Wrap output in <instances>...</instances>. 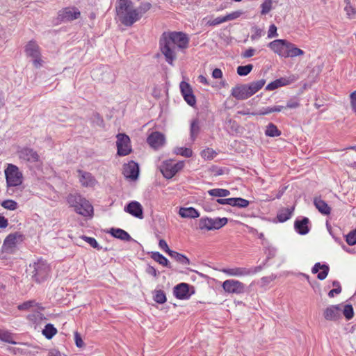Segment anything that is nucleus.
Masks as SVG:
<instances>
[{
	"label": "nucleus",
	"mask_w": 356,
	"mask_h": 356,
	"mask_svg": "<svg viewBox=\"0 0 356 356\" xmlns=\"http://www.w3.org/2000/svg\"><path fill=\"white\" fill-rule=\"evenodd\" d=\"M309 220L307 217H304L301 220L297 219L294 222V228L299 234L305 235L309 232Z\"/></svg>",
	"instance_id": "b1692460"
},
{
	"label": "nucleus",
	"mask_w": 356,
	"mask_h": 356,
	"mask_svg": "<svg viewBox=\"0 0 356 356\" xmlns=\"http://www.w3.org/2000/svg\"><path fill=\"white\" fill-rule=\"evenodd\" d=\"M261 15H266L268 13L272 8V0H265L264 2L261 5Z\"/></svg>",
	"instance_id": "4d7b16f0"
},
{
	"label": "nucleus",
	"mask_w": 356,
	"mask_h": 356,
	"mask_svg": "<svg viewBox=\"0 0 356 356\" xmlns=\"http://www.w3.org/2000/svg\"><path fill=\"white\" fill-rule=\"evenodd\" d=\"M166 33L169 38L173 39L172 44L179 51H183L188 48L189 38L186 33L180 31H168Z\"/></svg>",
	"instance_id": "6e6552de"
},
{
	"label": "nucleus",
	"mask_w": 356,
	"mask_h": 356,
	"mask_svg": "<svg viewBox=\"0 0 356 356\" xmlns=\"http://www.w3.org/2000/svg\"><path fill=\"white\" fill-rule=\"evenodd\" d=\"M57 333L56 328L54 326V325L51 323H48L44 326V328L42 330V334L47 339H51L53 338L54 335Z\"/></svg>",
	"instance_id": "e433bc0d"
},
{
	"label": "nucleus",
	"mask_w": 356,
	"mask_h": 356,
	"mask_svg": "<svg viewBox=\"0 0 356 356\" xmlns=\"http://www.w3.org/2000/svg\"><path fill=\"white\" fill-rule=\"evenodd\" d=\"M253 69V65L252 64H248V65H240L237 67V74L239 75V76H246L248 75L249 73H250V72Z\"/></svg>",
	"instance_id": "09e8293b"
},
{
	"label": "nucleus",
	"mask_w": 356,
	"mask_h": 356,
	"mask_svg": "<svg viewBox=\"0 0 356 356\" xmlns=\"http://www.w3.org/2000/svg\"><path fill=\"white\" fill-rule=\"evenodd\" d=\"M211 218H201L198 222V229L203 231L212 230Z\"/></svg>",
	"instance_id": "473e14b6"
},
{
	"label": "nucleus",
	"mask_w": 356,
	"mask_h": 356,
	"mask_svg": "<svg viewBox=\"0 0 356 356\" xmlns=\"http://www.w3.org/2000/svg\"><path fill=\"white\" fill-rule=\"evenodd\" d=\"M341 312L347 320H350L353 317L354 311L351 305H346L343 307V309H341Z\"/></svg>",
	"instance_id": "5fc2aeb1"
},
{
	"label": "nucleus",
	"mask_w": 356,
	"mask_h": 356,
	"mask_svg": "<svg viewBox=\"0 0 356 356\" xmlns=\"http://www.w3.org/2000/svg\"><path fill=\"white\" fill-rule=\"evenodd\" d=\"M173 293L175 296L179 300H188L191 297L189 293V284L180 283L174 287Z\"/></svg>",
	"instance_id": "aec40b11"
},
{
	"label": "nucleus",
	"mask_w": 356,
	"mask_h": 356,
	"mask_svg": "<svg viewBox=\"0 0 356 356\" xmlns=\"http://www.w3.org/2000/svg\"><path fill=\"white\" fill-rule=\"evenodd\" d=\"M77 172L79 175V181L83 186L92 187L96 184L97 181L91 173L81 170H78Z\"/></svg>",
	"instance_id": "4be33fe9"
},
{
	"label": "nucleus",
	"mask_w": 356,
	"mask_h": 356,
	"mask_svg": "<svg viewBox=\"0 0 356 356\" xmlns=\"http://www.w3.org/2000/svg\"><path fill=\"white\" fill-rule=\"evenodd\" d=\"M115 11L119 21L125 26H131L140 20L139 15L131 0H117Z\"/></svg>",
	"instance_id": "f257e3e1"
},
{
	"label": "nucleus",
	"mask_w": 356,
	"mask_h": 356,
	"mask_svg": "<svg viewBox=\"0 0 356 356\" xmlns=\"http://www.w3.org/2000/svg\"><path fill=\"white\" fill-rule=\"evenodd\" d=\"M248 200L241 197H234L232 207H237L238 208H245L249 205Z\"/></svg>",
	"instance_id": "864d4df0"
},
{
	"label": "nucleus",
	"mask_w": 356,
	"mask_h": 356,
	"mask_svg": "<svg viewBox=\"0 0 356 356\" xmlns=\"http://www.w3.org/2000/svg\"><path fill=\"white\" fill-rule=\"evenodd\" d=\"M294 207L282 208L277 214V218L280 222H284L288 220L292 216Z\"/></svg>",
	"instance_id": "cd10ccee"
},
{
	"label": "nucleus",
	"mask_w": 356,
	"mask_h": 356,
	"mask_svg": "<svg viewBox=\"0 0 356 356\" xmlns=\"http://www.w3.org/2000/svg\"><path fill=\"white\" fill-rule=\"evenodd\" d=\"M43 318V314L40 312H35L32 314H29L28 316L29 320L31 321H33L34 323H38L40 320H42Z\"/></svg>",
	"instance_id": "680f3d73"
},
{
	"label": "nucleus",
	"mask_w": 356,
	"mask_h": 356,
	"mask_svg": "<svg viewBox=\"0 0 356 356\" xmlns=\"http://www.w3.org/2000/svg\"><path fill=\"white\" fill-rule=\"evenodd\" d=\"M25 51L27 56L33 58V63L35 67H40L42 65L40 49L35 41L29 42L25 47Z\"/></svg>",
	"instance_id": "1a4fd4ad"
},
{
	"label": "nucleus",
	"mask_w": 356,
	"mask_h": 356,
	"mask_svg": "<svg viewBox=\"0 0 356 356\" xmlns=\"http://www.w3.org/2000/svg\"><path fill=\"white\" fill-rule=\"evenodd\" d=\"M252 30L253 32V33L251 35L252 40H258L263 35V30L258 27H253Z\"/></svg>",
	"instance_id": "052dcab7"
},
{
	"label": "nucleus",
	"mask_w": 356,
	"mask_h": 356,
	"mask_svg": "<svg viewBox=\"0 0 356 356\" xmlns=\"http://www.w3.org/2000/svg\"><path fill=\"white\" fill-rule=\"evenodd\" d=\"M289 41L284 39H277L270 42L268 46V47L279 56L286 58L287 50L289 47Z\"/></svg>",
	"instance_id": "ddd939ff"
},
{
	"label": "nucleus",
	"mask_w": 356,
	"mask_h": 356,
	"mask_svg": "<svg viewBox=\"0 0 356 356\" xmlns=\"http://www.w3.org/2000/svg\"><path fill=\"white\" fill-rule=\"evenodd\" d=\"M169 255L182 265H188L190 264V260L187 257L176 251L172 250Z\"/></svg>",
	"instance_id": "f704fd0d"
},
{
	"label": "nucleus",
	"mask_w": 356,
	"mask_h": 356,
	"mask_svg": "<svg viewBox=\"0 0 356 356\" xmlns=\"http://www.w3.org/2000/svg\"><path fill=\"white\" fill-rule=\"evenodd\" d=\"M174 152L177 155H181L187 158H189L193 155V151L191 149L187 147H176L174 149Z\"/></svg>",
	"instance_id": "8fccbe9b"
},
{
	"label": "nucleus",
	"mask_w": 356,
	"mask_h": 356,
	"mask_svg": "<svg viewBox=\"0 0 356 356\" xmlns=\"http://www.w3.org/2000/svg\"><path fill=\"white\" fill-rule=\"evenodd\" d=\"M215 154H216V152L210 148L204 149L202 152V156L208 159H213Z\"/></svg>",
	"instance_id": "0e129e2a"
},
{
	"label": "nucleus",
	"mask_w": 356,
	"mask_h": 356,
	"mask_svg": "<svg viewBox=\"0 0 356 356\" xmlns=\"http://www.w3.org/2000/svg\"><path fill=\"white\" fill-rule=\"evenodd\" d=\"M284 108L283 106H268L266 108H263L260 110L259 114V115H267L273 112H280Z\"/></svg>",
	"instance_id": "49530a36"
},
{
	"label": "nucleus",
	"mask_w": 356,
	"mask_h": 356,
	"mask_svg": "<svg viewBox=\"0 0 356 356\" xmlns=\"http://www.w3.org/2000/svg\"><path fill=\"white\" fill-rule=\"evenodd\" d=\"M314 204L318 211L323 215H329L331 212V208L320 197H315L314 199Z\"/></svg>",
	"instance_id": "bb28decb"
},
{
	"label": "nucleus",
	"mask_w": 356,
	"mask_h": 356,
	"mask_svg": "<svg viewBox=\"0 0 356 356\" xmlns=\"http://www.w3.org/2000/svg\"><path fill=\"white\" fill-rule=\"evenodd\" d=\"M81 13L76 7H67L58 13V19L63 22H70L79 18Z\"/></svg>",
	"instance_id": "4468645a"
},
{
	"label": "nucleus",
	"mask_w": 356,
	"mask_h": 356,
	"mask_svg": "<svg viewBox=\"0 0 356 356\" xmlns=\"http://www.w3.org/2000/svg\"><path fill=\"white\" fill-rule=\"evenodd\" d=\"M224 22H225L224 16H220L213 20L208 21L207 24L209 26H216Z\"/></svg>",
	"instance_id": "e2e57ef3"
},
{
	"label": "nucleus",
	"mask_w": 356,
	"mask_h": 356,
	"mask_svg": "<svg viewBox=\"0 0 356 356\" xmlns=\"http://www.w3.org/2000/svg\"><path fill=\"white\" fill-rule=\"evenodd\" d=\"M266 83V80L262 79L256 81L251 82L248 84H246L248 86V89L250 94V96L254 95L257 92H258L260 89H261Z\"/></svg>",
	"instance_id": "c756f323"
},
{
	"label": "nucleus",
	"mask_w": 356,
	"mask_h": 356,
	"mask_svg": "<svg viewBox=\"0 0 356 356\" xmlns=\"http://www.w3.org/2000/svg\"><path fill=\"white\" fill-rule=\"evenodd\" d=\"M32 279L37 283L46 280L50 273V266L45 260L38 259L33 264Z\"/></svg>",
	"instance_id": "20e7f679"
},
{
	"label": "nucleus",
	"mask_w": 356,
	"mask_h": 356,
	"mask_svg": "<svg viewBox=\"0 0 356 356\" xmlns=\"http://www.w3.org/2000/svg\"><path fill=\"white\" fill-rule=\"evenodd\" d=\"M109 233L113 237L124 241H130L132 238L128 232L120 228H111Z\"/></svg>",
	"instance_id": "a878e982"
},
{
	"label": "nucleus",
	"mask_w": 356,
	"mask_h": 356,
	"mask_svg": "<svg viewBox=\"0 0 356 356\" xmlns=\"http://www.w3.org/2000/svg\"><path fill=\"white\" fill-rule=\"evenodd\" d=\"M179 214L182 218H196L200 216V213L193 207L181 208Z\"/></svg>",
	"instance_id": "c85d7f7f"
},
{
	"label": "nucleus",
	"mask_w": 356,
	"mask_h": 356,
	"mask_svg": "<svg viewBox=\"0 0 356 356\" xmlns=\"http://www.w3.org/2000/svg\"><path fill=\"white\" fill-rule=\"evenodd\" d=\"M74 341L76 347L78 348H83L85 346V343L83 342L81 334L78 332H75L74 333Z\"/></svg>",
	"instance_id": "bf43d9fd"
},
{
	"label": "nucleus",
	"mask_w": 356,
	"mask_h": 356,
	"mask_svg": "<svg viewBox=\"0 0 356 356\" xmlns=\"http://www.w3.org/2000/svg\"><path fill=\"white\" fill-rule=\"evenodd\" d=\"M264 253L266 254V261L262 265L263 267L265 266L266 263L276 256L277 254V248L274 246L271 245L270 243L266 244L264 246Z\"/></svg>",
	"instance_id": "2f4dec72"
},
{
	"label": "nucleus",
	"mask_w": 356,
	"mask_h": 356,
	"mask_svg": "<svg viewBox=\"0 0 356 356\" xmlns=\"http://www.w3.org/2000/svg\"><path fill=\"white\" fill-rule=\"evenodd\" d=\"M208 193L213 197H227L230 195V192L227 189L213 188L208 191Z\"/></svg>",
	"instance_id": "a19ab883"
},
{
	"label": "nucleus",
	"mask_w": 356,
	"mask_h": 356,
	"mask_svg": "<svg viewBox=\"0 0 356 356\" xmlns=\"http://www.w3.org/2000/svg\"><path fill=\"white\" fill-rule=\"evenodd\" d=\"M124 211L136 218L139 219L143 218V209L138 202L132 201L129 202L124 207Z\"/></svg>",
	"instance_id": "a211bd4d"
},
{
	"label": "nucleus",
	"mask_w": 356,
	"mask_h": 356,
	"mask_svg": "<svg viewBox=\"0 0 356 356\" xmlns=\"http://www.w3.org/2000/svg\"><path fill=\"white\" fill-rule=\"evenodd\" d=\"M223 290L228 293L242 294L245 292V285L237 280H227L222 282Z\"/></svg>",
	"instance_id": "9d476101"
},
{
	"label": "nucleus",
	"mask_w": 356,
	"mask_h": 356,
	"mask_svg": "<svg viewBox=\"0 0 356 356\" xmlns=\"http://www.w3.org/2000/svg\"><path fill=\"white\" fill-rule=\"evenodd\" d=\"M33 307H37L38 309H43V307L40 305V304L38 303L34 300L25 301L17 306V309L20 311H28Z\"/></svg>",
	"instance_id": "7c9ffc66"
},
{
	"label": "nucleus",
	"mask_w": 356,
	"mask_h": 356,
	"mask_svg": "<svg viewBox=\"0 0 356 356\" xmlns=\"http://www.w3.org/2000/svg\"><path fill=\"white\" fill-rule=\"evenodd\" d=\"M228 222V219L225 217L223 218H211L212 230L219 229L224 227Z\"/></svg>",
	"instance_id": "58836bf2"
},
{
	"label": "nucleus",
	"mask_w": 356,
	"mask_h": 356,
	"mask_svg": "<svg viewBox=\"0 0 356 356\" xmlns=\"http://www.w3.org/2000/svg\"><path fill=\"white\" fill-rule=\"evenodd\" d=\"M232 95L238 100H244L249 98L250 94L246 84L236 86L232 89Z\"/></svg>",
	"instance_id": "412c9836"
},
{
	"label": "nucleus",
	"mask_w": 356,
	"mask_h": 356,
	"mask_svg": "<svg viewBox=\"0 0 356 356\" xmlns=\"http://www.w3.org/2000/svg\"><path fill=\"white\" fill-rule=\"evenodd\" d=\"M154 300L159 304H163L166 302V296L163 290H155L154 292Z\"/></svg>",
	"instance_id": "37998d69"
},
{
	"label": "nucleus",
	"mask_w": 356,
	"mask_h": 356,
	"mask_svg": "<svg viewBox=\"0 0 356 356\" xmlns=\"http://www.w3.org/2000/svg\"><path fill=\"white\" fill-rule=\"evenodd\" d=\"M344 1L346 4L344 8L346 15L348 18L354 19L356 16V9L351 5L350 0H344Z\"/></svg>",
	"instance_id": "c03bdc74"
},
{
	"label": "nucleus",
	"mask_w": 356,
	"mask_h": 356,
	"mask_svg": "<svg viewBox=\"0 0 356 356\" xmlns=\"http://www.w3.org/2000/svg\"><path fill=\"white\" fill-rule=\"evenodd\" d=\"M304 53L305 52L302 49L296 47L294 44L290 42H289V47L287 50V54L289 55H286V58L302 56Z\"/></svg>",
	"instance_id": "c9c22d12"
},
{
	"label": "nucleus",
	"mask_w": 356,
	"mask_h": 356,
	"mask_svg": "<svg viewBox=\"0 0 356 356\" xmlns=\"http://www.w3.org/2000/svg\"><path fill=\"white\" fill-rule=\"evenodd\" d=\"M346 241L349 245L356 244V229L352 230L346 236Z\"/></svg>",
	"instance_id": "6e6d98bb"
},
{
	"label": "nucleus",
	"mask_w": 356,
	"mask_h": 356,
	"mask_svg": "<svg viewBox=\"0 0 356 356\" xmlns=\"http://www.w3.org/2000/svg\"><path fill=\"white\" fill-rule=\"evenodd\" d=\"M146 273L149 275H152L154 277H157L159 274V273L157 271V270L152 266H148L147 267Z\"/></svg>",
	"instance_id": "774afa93"
},
{
	"label": "nucleus",
	"mask_w": 356,
	"mask_h": 356,
	"mask_svg": "<svg viewBox=\"0 0 356 356\" xmlns=\"http://www.w3.org/2000/svg\"><path fill=\"white\" fill-rule=\"evenodd\" d=\"M152 258L163 266H165L168 268H171L169 261L166 257H165L163 254L159 253V252H152Z\"/></svg>",
	"instance_id": "72a5a7b5"
},
{
	"label": "nucleus",
	"mask_w": 356,
	"mask_h": 356,
	"mask_svg": "<svg viewBox=\"0 0 356 356\" xmlns=\"http://www.w3.org/2000/svg\"><path fill=\"white\" fill-rule=\"evenodd\" d=\"M184 166V161L175 163L172 160L164 161L161 166V171L166 179L172 178Z\"/></svg>",
	"instance_id": "0eeeda50"
},
{
	"label": "nucleus",
	"mask_w": 356,
	"mask_h": 356,
	"mask_svg": "<svg viewBox=\"0 0 356 356\" xmlns=\"http://www.w3.org/2000/svg\"><path fill=\"white\" fill-rule=\"evenodd\" d=\"M17 155L21 161L34 163L40 161V156L37 151L33 148L24 147L17 151Z\"/></svg>",
	"instance_id": "9b49d317"
},
{
	"label": "nucleus",
	"mask_w": 356,
	"mask_h": 356,
	"mask_svg": "<svg viewBox=\"0 0 356 356\" xmlns=\"http://www.w3.org/2000/svg\"><path fill=\"white\" fill-rule=\"evenodd\" d=\"M159 248L163 250V251H165L166 253H168V254H170V252H172V250H171L166 241L164 240V239H160L159 240Z\"/></svg>",
	"instance_id": "69168bd1"
},
{
	"label": "nucleus",
	"mask_w": 356,
	"mask_h": 356,
	"mask_svg": "<svg viewBox=\"0 0 356 356\" xmlns=\"http://www.w3.org/2000/svg\"><path fill=\"white\" fill-rule=\"evenodd\" d=\"M116 145L118 148V154L119 156H127L131 152L130 145V138L125 134H118L117 135Z\"/></svg>",
	"instance_id": "f8f14e48"
},
{
	"label": "nucleus",
	"mask_w": 356,
	"mask_h": 356,
	"mask_svg": "<svg viewBox=\"0 0 356 356\" xmlns=\"http://www.w3.org/2000/svg\"><path fill=\"white\" fill-rule=\"evenodd\" d=\"M293 81V79L290 78L282 77L268 83L266 86V90L269 91L274 90L280 87L291 84Z\"/></svg>",
	"instance_id": "393cba45"
},
{
	"label": "nucleus",
	"mask_w": 356,
	"mask_h": 356,
	"mask_svg": "<svg viewBox=\"0 0 356 356\" xmlns=\"http://www.w3.org/2000/svg\"><path fill=\"white\" fill-rule=\"evenodd\" d=\"M263 269V266L259 265L252 268L245 267H232V268H223L221 272L228 276L232 277H245L253 275L260 272Z\"/></svg>",
	"instance_id": "39448f33"
},
{
	"label": "nucleus",
	"mask_w": 356,
	"mask_h": 356,
	"mask_svg": "<svg viewBox=\"0 0 356 356\" xmlns=\"http://www.w3.org/2000/svg\"><path fill=\"white\" fill-rule=\"evenodd\" d=\"M6 184L8 186H18L22 184L23 176L19 168L14 164H8L5 171Z\"/></svg>",
	"instance_id": "423d86ee"
},
{
	"label": "nucleus",
	"mask_w": 356,
	"mask_h": 356,
	"mask_svg": "<svg viewBox=\"0 0 356 356\" xmlns=\"http://www.w3.org/2000/svg\"><path fill=\"white\" fill-rule=\"evenodd\" d=\"M172 40L169 38L166 32L162 33L159 40V49L164 56L165 61L170 65H173L174 61L177 59V54L179 50L172 44Z\"/></svg>",
	"instance_id": "7ed1b4c3"
},
{
	"label": "nucleus",
	"mask_w": 356,
	"mask_h": 356,
	"mask_svg": "<svg viewBox=\"0 0 356 356\" xmlns=\"http://www.w3.org/2000/svg\"><path fill=\"white\" fill-rule=\"evenodd\" d=\"M21 236L18 233L10 234L4 240V244L10 247L15 245L17 238Z\"/></svg>",
	"instance_id": "de8ad7c7"
},
{
	"label": "nucleus",
	"mask_w": 356,
	"mask_h": 356,
	"mask_svg": "<svg viewBox=\"0 0 356 356\" xmlns=\"http://www.w3.org/2000/svg\"><path fill=\"white\" fill-rule=\"evenodd\" d=\"M278 35L277 32V27L275 24H271L269 26V29L268 31V38H271L274 37H277Z\"/></svg>",
	"instance_id": "338daca9"
},
{
	"label": "nucleus",
	"mask_w": 356,
	"mask_h": 356,
	"mask_svg": "<svg viewBox=\"0 0 356 356\" xmlns=\"http://www.w3.org/2000/svg\"><path fill=\"white\" fill-rule=\"evenodd\" d=\"M265 134L269 137H277L281 135V131L273 123H269L265 130Z\"/></svg>",
	"instance_id": "4c0bfd02"
},
{
	"label": "nucleus",
	"mask_w": 356,
	"mask_h": 356,
	"mask_svg": "<svg viewBox=\"0 0 356 356\" xmlns=\"http://www.w3.org/2000/svg\"><path fill=\"white\" fill-rule=\"evenodd\" d=\"M330 271V268L327 264H321L317 262L312 268L313 274L318 273L317 277L320 280H323L326 278Z\"/></svg>",
	"instance_id": "5701e85b"
},
{
	"label": "nucleus",
	"mask_w": 356,
	"mask_h": 356,
	"mask_svg": "<svg viewBox=\"0 0 356 356\" xmlns=\"http://www.w3.org/2000/svg\"><path fill=\"white\" fill-rule=\"evenodd\" d=\"M1 206L8 210L14 211L17 208V203L13 200H6L1 202Z\"/></svg>",
	"instance_id": "603ef678"
},
{
	"label": "nucleus",
	"mask_w": 356,
	"mask_h": 356,
	"mask_svg": "<svg viewBox=\"0 0 356 356\" xmlns=\"http://www.w3.org/2000/svg\"><path fill=\"white\" fill-rule=\"evenodd\" d=\"M147 142L154 149H159L165 143V136L159 131L152 132L147 138Z\"/></svg>",
	"instance_id": "f3484780"
},
{
	"label": "nucleus",
	"mask_w": 356,
	"mask_h": 356,
	"mask_svg": "<svg viewBox=\"0 0 356 356\" xmlns=\"http://www.w3.org/2000/svg\"><path fill=\"white\" fill-rule=\"evenodd\" d=\"M151 7L152 5L150 3L142 2L138 8H135L139 15L140 19L142 18L143 15L151 8Z\"/></svg>",
	"instance_id": "a18cd8bd"
},
{
	"label": "nucleus",
	"mask_w": 356,
	"mask_h": 356,
	"mask_svg": "<svg viewBox=\"0 0 356 356\" xmlns=\"http://www.w3.org/2000/svg\"><path fill=\"white\" fill-rule=\"evenodd\" d=\"M123 174L127 179L136 180L139 175V167L137 163L131 161L123 168Z\"/></svg>",
	"instance_id": "dca6fc26"
},
{
	"label": "nucleus",
	"mask_w": 356,
	"mask_h": 356,
	"mask_svg": "<svg viewBox=\"0 0 356 356\" xmlns=\"http://www.w3.org/2000/svg\"><path fill=\"white\" fill-rule=\"evenodd\" d=\"M300 105V102H299V100L294 97V98H291L290 99L287 103H286V105L284 108H296L298 107H299Z\"/></svg>",
	"instance_id": "13d9d810"
},
{
	"label": "nucleus",
	"mask_w": 356,
	"mask_h": 356,
	"mask_svg": "<svg viewBox=\"0 0 356 356\" xmlns=\"http://www.w3.org/2000/svg\"><path fill=\"white\" fill-rule=\"evenodd\" d=\"M0 339L2 341L11 343V344H15V341L13 340V337L12 334L7 331L0 329Z\"/></svg>",
	"instance_id": "79ce46f5"
},
{
	"label": "nucleus",
	"mask_w": 356,
	"mask_h": 356,
	"mask_svg": "<svg viewBox=\"0 0 356 356\" xmlns=\"http://www.w3.org/2000/svg\"><path fill=\"white\" fill-rule=\"evenodd\" d=\"M200 125L197 119L193 120L191 124L190 134L192 141H194L200 132Z\"/></svg>",
	"instance_id": "ea45409f"
},
{
	"label": "nucleus",
	"mask_w": 356,
	"mask_h": 356,
	"mask_svg": "<svg viewBox=\"0 0 356 356\" xmlns=\"http://www.w3.org/2000/svg\"><path fill=\"white\" fill-rule=\"evenodd\" d=\"M181 93L188 105L193 106L196 104V98L193 95L191 86L185 82L181 81L179 85Z\"/></svg>",
	"instance_id": "2eb2a0df"
},
{
	"label": "nucleus",
	"mask_w": 356,
	"mask_h": 356,
	"mask_svg": "<svg viewBox=\"0 0 356 356\" xmlns=\"http://www.w3.org/2000/svg\"><path fill=\"white\" fill-rule=\"evenodd\" d=\"M81 238L84 240L86 242H87L93 248H95L97 250H100L102 249V247L99 245V243H97L95 238L82 236Z\"/></svg>",
	"instance_id": "3c124183"
},
{
	"label": "nucleus",
	"mask_w": 356,
	"mask_h": 356,
	"mask_svg": "<svg viewBox=\"0 0 356 356\" xmlns=\"http://www.w3.org/2000/svg\"><path fill=\"white\" fill-rule=\"evenodd\" d=\"M67 201L77 213L85 217H91L92 216L93 207L92 204L81 195L77 193L70 194L67 196Z\"/></svg>",
	"instance_id": "f03ea898"
},
{
	"label": "nucleus",
	"mask_w": 356,
	"mask_h": 356,
	"mask_svg": "<svg viewBox=\"0 0 356 356\" xmlns=\"http://www.w3.org/2000/svg\"><path fill=\"white\" fill-rule=\"evenodd\" d=\"M341 307L340 305H331L327 307L324 312V318L327 321H337L341 317Z\"/></svg>",
	"instance_id": "6ab92c4d"
}]
</instances>
